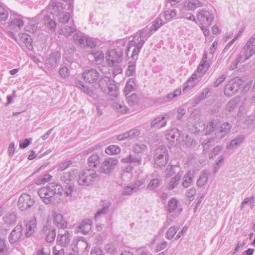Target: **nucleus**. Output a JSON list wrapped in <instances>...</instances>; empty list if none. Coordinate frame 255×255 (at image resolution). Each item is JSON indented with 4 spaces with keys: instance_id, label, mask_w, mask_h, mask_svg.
<instances>
[{
    "instance_id": "20e7f679",
    "label": "nucleus",
    "mask_w": 255,
    "mask_h": 255,
    "mask_svg": "<svg viewBox=\"0 0 255 255\" xmlns=\"http://www.w3.org/2000/svg\"><path fill=\"white\" fill-rule=\"evenodd\" d=\"M99 178V175L96 171L88 169L83 170L79 175L78 183L81 186H90L93 185Z\"/></svg>"
},
{
    "instance_id": "f03ea898",
    "label": "nucleus",
    "mask_w": 255,
    "mask_h": 255,
    "mask_svg": "<svg viewBox=\"0 0 255 255\" xmlns=\"http://www.w3.org/2000/svg\"><path fill=\"white\" fill-rule=\"evenodd\" d=\"M149 33V32L147 30V27H145L135 33L134 34L133 39L128 43L126 51L129 50L131 47H134L132 53L133 58L135 56L138 55L144 43L150 37Z\"/></svg>"
},
{
    "instance_id": "774afa93",
    "label": "nucleus",
    "mask_w": 255,
    "mask_h": 255,
    "mask_svg": "<svg viewBox=\"0 0 255 255\" xmlns=\"http://www.w3.org/2000/svg\"><path fill=\"white\" fill-rule=\"evenodd\" d=\"M196 193L195 189L194 188H191L187 191L186 196L190 201H193Z\"/></svg>"
},
{
    "instance_id": "9d476101",
    "label": "nucleus",
    "mask_w": 255,
    "mask_h": 255,
    "mask_svg": "<svg viewBox=\"0 0 255 255\" xmlns=\"http://www.w3.org/2000/svg\"><path fill=\"white\" fill-rule=\"evenodd\" d=\"M243 81L241 79H235L229 81L224 88L225 94L229 96H232L236 93L243 85Z\"/></svg>"
},
{
    "instance_id": "c756f323",
    "label": "nucleus",
    "mask_w": 255,
    "mask_h": 255,
    "mask_svg": "<svg viewBox=\"0 0 255 255\" xmlns=\"http://www.w3.org/2000/svg\"><path fill=\"white\" fill-rule=\"evenodd\" d=\"M164 24L162 19L161 18V15L158 16L153 22L152 25L149 28L147 27V30L149 32L150 36L151 35L155 32L158 28Z\"/></svg>"
},
{
    "instance_id": "4c0bfd02",
    "label": "nucleus",
    "mask_w": 255,
    "mask_h": 255,
    "mask_svg": "<svg viewBox=\"0 0 255 255\" xmlns=\"http://www.w3.org/2000/svg\"><path fill=\"white\" fill-rule=\"evenodd\" d=\"M89 58H93L96 62L102 61L104 59V54L102 51H93L88 54Z\"/></svg>"
},
{
    "instance_id": "412c9836",
    "label": "nucleus",
    "mask_w": 255,
    "mask_h": 255,
    "mask_svg": "<svg viewBox=\"0 0 255 255\" xmlns=\"http://www.w3.org/2000/svg\"><path fill=\"white\" fill-rule=\"evenodd\" d=\"M76 173L74 170L63 173L60 178V180L63 185L74 183V180L76 177Z\"/></svg>"
},
{
    "instance_id": "0e129e2a",
    "label": "nucleus",
    "mask_w": 255,
    "mask_h": 255,
    "mask_svg": "<svg viewBox=\"0 0 255 255\" xmlns=\"http://www.w3.org/2000/svg\"><path fill=\"white\" fill-rule=\"evenodd\" d=\"M105 249L108 253L115 254L116 253V248L112 243H108L105 245Z\"/></svg>"
},
{
    "instance_id": "bf43d9fd",
    "label": "nucleus",
    "mask_w": 255,
    "mask_h": 255,
    "mask_svg": "<svg viewBox=\"0 0 255 255\" xmlns=\"http://www.w3.org/2000/svg\"><path fill=\"white\" fill-rule=\"evenodd\" d=\"M133 192H137L136 186H127L124 188L122 195L124 196L130 195Z\"/></svg>"
},
{
    "instance_id": "49530a36",
    "label": "nucleus",
    "mask_w": 255,
    "mask_h": 255,
    "mask_svg": "<svg viewBox=\"0 0 255 255\" xmlns=\"http://www.w3.org/2000/svg\"><path fill=\"white\" fill-rule=\"evenodd\" d=\"M147 149V146L142 143L134 144L132 146V150L135 153H140L145 151Z\"/></svg>"
},
{
    "instance_id": "f257e3e1",
    "label": "nucleus",
    "mask_w": 255,
    "mask_h": 255,
    "mask_svg": "<svg viewBox=\"0 0 255 255\" xmlns=\"http://www.w3.org/2000/svg\"><path fill=\"white\" fill-rule=\"evenodd\" d=\"M62 191L63 187L60 184L50 183L40 188L38 195L45 204H55L58 203Z\"/></svg>"
},
{
    "instance_id": "09e8293b",
    "label": "nucleus",
    "mask_w": 255,
    "mask_h": 255,
    "mask_svg": "<svg viewBox=\"0 0 255 255\" xmlns=\"http://www.w3.org/2000/svg\"><path fill=\"white\" fill-rule=\"evenodd\" d=\"M111 203L109 202L106 203L101 209L98 210L97 211L95 214V218L97 219L100 216L106 214L109 211V207Z\"/></svg>"
},
{
    "instance_id": "864d4df0",
    "label": "nucleus",
    "mask_w": 255,
    "mask_h": 255,
    "mask_svg": "<svg viewBox=\"0 0 255 255\" xmlns=\"http://www.w3.org/2000/svg\"><path fill=\"white\" fill-rule=\"evenodd\" d=\"M178 227H171L166 232V238L171 240L178 230Z\"/></svg>"
},
{
    "instance_id": "338daca9",
    "label": "nucleus",
    "mask_w": 255,
    "mask_h": 255,
    "mask_svg": "<svg viewBox=\"0 0 255 255\" xmlns=\"http://www.w3.org/2000/svg\"><path fill=\"white\" fill-rule=\"evenodd\" d=\"M52 176L49 174H46L41 178H39L36 182L37 184H44L51 179Z\"/></svg>"
},
{
    "instance_id": "c03bdc74",
    "label": "nucleus",
    "mask_w": 255,
    "mask_h": 255,
    "mask_svg": "<svg viewBox=\"0 0 255 255\" xmlns=\"http://www.w3.org/2000/svg\"><path fill=\"white\" fill-rule=\"evenodd\" d=\"M8 16V12L5 6L0 1V21H5Z\"/></svg>"
},
{
    "instance_id": "9b49d317",
    "label": "nucleus",
    "mask_w": 255,
    "mask_h": 255,
    "mask_svg": "<svg viewBox=\"0 0 255 255\" xmlns=\"http://www.w3.org/2000/svg\"><path fill=\"white\" fill-rule=\"evenodd\" d=\"M35 200L29 194L24 193L18 199L17 206L21 211H25L31 208L34 204Z\"/></svg>"
},
{
    "instance_id": "a18cd8bd",
    "label": "nucleus",
    "mask_w": 255,
    "mask_h": 255,
    "mask_svg": "<svg viewBox=\"0 0 255 255\" xmlns=\"http://www.w3.org/2000/svg\"><path fill=\"white\" fill-rule=\"evenodd\" d=\"M134 85L133 80L129 79L127 81L124 88V94L125 96L128 95L130 93L134 91Z\"/></svg>"
},
{
    "instance_id": "680f3d73",
    "label": "nucleus",
    "mask_w": 255,
    "mask_h": 255,
    "mask_svg": "<svg viewBox=\"0 0 255 255\" xmlns=\"http://www.w3.org/2000/svg\"><path fill=\"white\" fill-rule=\"evenodd\" d=\"M59 73L62 77L65 78L69 76L70 71L69 68L66 65L63 66L59 69Z\"/></svg>"
},
{
    "instance_id": "3c124183",
    "label": "nucleus",
    "mask_w": 255,
    "mask_h": 255,
    "mask_svg": "<svg viewBox=\"0 0 255 255\" xmlns=\"http://www.w3.org/2000/svg\"><path fill=\"white\" fill-rule=\"evenodd\" d=\"M112 107L113 109L117 112L122 113H126L128 110V108L126 106L123 105L122 104L118 102L113 103Z\"/></svg>"
},
{
    "instance_id": "052dcab7",
    "label": "nucleus",
    "mask_w": 255,
    "mask_h": 255,
    "mask_svg": "<svg viewBox=\"0 0 255 255\" xmlns=\"http://www.w3.org/2000/svg\"><path fill=\"white\" fill-rule=\"evenodd\" d=\"M214 138H210L208 139L205 140L202 143V146L203 147V151H208L211 145L213 144V141H214Z\"/></svg>"
},
{
    "instance_id": "393cba45",
    "label": "nucleus",
    "mask_w": 255,
    "mask_h": 255,
    "mask_svg": "<svg viewBox=\"0 0 255 255\" xmlns=\"http://www.w3.org/2000/svg\"><path fill=\"white\" fill-rule=\"evenodd\" d=\"M92 221L90 219L84 220L78 227V232L84 235L88 234L92 228Z\"/></svg>"
},
{
    "instance_id": "79ce46f5",
    "label": "nucleus",
    "mask_w": 255,
    "mask_h": 255,
    "mask_svg": "<svg viewBox=\"0 0 255 255\" xmlns=\"http://www.w3.org/2000/svg\"><path fill=\"white\" fill-rule=\"evenodd\" d=\"M76 30V27L73 24L70 26H64L61 28V34L65 36L66 37H68L70 36L72 33L75 32Z\"/></svg>"
},
{
    "instance_id": "c9c22d12",
    "label": "nucleus",
    "mask_w": 255,
    "mask_h": 255,
    "mask_svg": "<svg viewBox=\"0 0 255 255\" xmlns=\"http://www.w3.org/2000/svg\"><path fill=\"white\" fill-rule=\"evenodd\" d=\"M36 227V223L35 220H31L26 224V232L25 236L26 237H30L34 232L35 228Z\"/></svg>"
},
{
    "instance_id": "58836bf2",
    "label": "nucleus",
    "mask_w": 255,
    "mask_h": 255,
    "mask_svg": "<svg viewBox=\"0 0 255 255\" xmlns=\"http://www.w3.org/2000/svg\"><path fill=\"white\" fill-rule=\"evenodd\" d=\"M61 56L58 52H52L47 59L45 64H57L60 61Z\"/></svg>"
},
{
    "instance_id": "423d86ee",
    "label": "nucleus",
    "mask_w": 255,
    "mask_h": 255,
    "mask_svg": "<svg viewBox=\"0 0 255 255\" xmlns=\"http://www.w3.org/2000/svg\"><path fill=\"white\" fill-rule=\"evenodd\" d=\"M153 158L155 166L159 167L165 166L168 160V153L166 147L164 145L156 147L154 150Z\"/></svg>"
},
{
    "instance_id": "aec40b11",
    "label": "nucleus",
    "mask_w": 255,
    "mask_h": 255,
    "mask_svg": "<svg viewBox=\"0 0 255 255\" xmlns=\"http://www.w3.org/2000/svg\"><path fill=\"white\" fill-rule=\"evenodd\" d=\"M57 242L62 247H66L70 242V237L69 233L65 231L63 233H60L58 235Z\"/></svg>"
},
{
    "instance_id": "39448f33",
    "label": "nucleus",
    "mask_w": 255,
    "mask_h": 255,
    "mask_svg": "<svg viewBox=\"0 0 255 255\" xmlns=\"http://www.w3.org/2000/svg\"><path fill=\"white\" fill-rule=\"evenodd\" d=\"M255 53V38L251 37L244 47L241 53L236 58V64L244 62Z\"/></svg>"
},
{
    "instance_id": "5701e85b",
    "label": "nucleus",
    "mask_w": 255,
    "mask_h": 255,
    "mask_svg": "<svg viewBox=\"0 0 255 255\" xmlns=\"http://www.w3.org/2000/svg\"><path fill=\"white\" fill-rule=\"evenodd\" d=\"M48 9L49 11H47V13L58 15L62 10V4L57 1H51L48 6Z\"/></svg>"
},
{
    "instance_id": "8fccbe9b",
    "label": "nucleus",
    "mask_w": 255,
    "mask_h": 255,
    "mask_svg": "<svg viewBox=\"0 0 255 255\" xmlns=\"http://www.w3.org/2000/svg\"><path fill=\"white\" fill-rule=\"evenodd\" d=\"M120 151V148L115 145H111L105 149V152L109 155L118 154Z\"/></svg>"
},
{
    "instance_id": "69168bd1",
    "label": "nucleus",
    "mask_w": 255,
    "mask_h": 255,
    "mask_svg": "<svg viewBox=\"0 0 255 255\" xmlns=\"http://www.w3.org/2000/svg\"><path fill=\"white\" fill-rule=\"evenodd\" d=\"M72 164V161L71 160L66 161L65 162H62L59 164L58 166V171H63L64 170L67 169L71 164Z\"/></svg>"
},
{
    "instance_id": "473e14b6",
    "label": "nucleus",
    "mask_w": 255,
    "mask_h": 255,
    "mask_svg": "<svg viewBox=\"0 0 255 255\" xmlns=\"http://www.w3.org/2000/svg\"><path fill=\"white\" fill-rule=\"evenodd\" d=\"M101 160L99 154L95 153L91 155L88 159V163L89 166L96 168L100 164Z\"/></svg>"
},
{
    "instance_id": "cd10ccee",
    "label": "nucleus",
    "mask_w": 255,
    "mask_h": 255,
    "mask_svg": "<svg viewBox=\"0 0 255 255\" xmlns=\"http://www.w3.org/2000/svg\"><path fill=\"white\" fill-rule=\"evenodd\" d=\"M114 82V81L112 79H110L108 76H106L100 79L99 81V85L102 91L104 93H106L107 89H108V87L112 85Z\"/></svg>"
},
{
    "instance_id": "b1692460",
    "label": "nucleus",
    "mask_w": 255,
    "mask_h": 255,
    "mask_svg": "<svg viewBox=\"0 0 255 255\" xmlns=\"http://www.w3.org/2000/svg\"><path fill=\"white\" fill-rule=\"evenodd\" d=\"M54 218V224L58 228L64 229L67 227V222L63 218V215L60 213L56 212L52 214Z\"/></svg>"
},
{
    "instance_id": "6ab92c4d",
    "label": "nucleus",
    "mask_w": 255,
    "mask_h": 255,
    "mask_svg": "<svg viewBox=\"0 0 255 255\" xmlns=\"http://www.w3.org/2000/svg\"><path fill=\"white\" fill-rule=\"evenodd\" d=\"M84 80L90 83H93L97 81L99 77L98 72L94 69L86 70L83 74Z\"/></svg>"
},
{
    "instance_id": "7c9ffc66",
    "label": "nucleus",
    "mask_w": 255,
    "mask_h": 255,
    "mask_svg": "<svg viewBox=\"0 0 255 255\" xmlns=\"http://www.w3.org/2000/svg\"><path fill=\"white\" fill-rule=\"evenodd\" d=\"M239 98L237 97L234 98L229 101L227 106V110L230 114L235 113L238 109L239 106Z\"/></svg>"
},
{
    "instance_id": "f704fd0d",
    "label": "nucleus",
    "mask_w": 255,
    "mask_h": 255,
    "mask_svg": "<svg viewBox=\"0 0 255 255\" xmlns=\"http://www.w3.org/2000/svg\"><path fill=\"white\" fill-rule=\"evenodd\" d=\"M209 173L206 170L202 171L199 178L197 180V185L201 188L203 187L208 182Z\"/></svg>"
},
{
    "instance_id": "4be33fe9",
    "label": "nucleus",
    "mask_w": 255,
    "mask_h": 255,
    "mask_svg": "<svg viewBox=\"0 0 255 255\" xmlns=\"http://www.w3.org/2000/svg\"><path fill=\"white\" fill-rule=\"evenodd\" d=\"M207 3V0H192L187 3L186 7L189 10H194L198 7L206 6Z\"/></svg>"
},
{
    "instance_id": "603ef678",
    "label": "nucleus",
    "mask_w": 255,
    "mask_h": 255,
    "mask_svg": "<svg viewBox=\"0 0 255 255\" xmlns=\"http://www.w3.org/2000/svg\"><path fill=\"white\" fill-rule=\"evenodd\" d=\"M244 138L242 136L236 138L232 140L230 144L227 145L228 149H232L235 146H237L241 143L243 141Z\"/></svg>"
},
{
    "instance_id": "dca6fc26",
    "label": "nucleus",
    "mask_w": 255,
    "mask_h": 255,
    "mask_svg": "<svg viewBox=\"0 0 255 255\" xmlns=\"http://www.w3.org/2000/svg\"><path fill=\"white\" fill-rule=\"evenodd\" d=\"M43 13V14L40 20H42L47 28L51 31H55L56 28V23L55 21L51 18L50 14L47 13V11L42 10L41 13Z\"/></svg>"
},
{
    "instance_id": "13d9d810",
    "label": "nucleus",
    "mask_w": 255,
    "mask_h": 255,
    "mask_svg": "<svg viewBox=\"0 0 255 255\" xmlns=\"http://www.w3.org/2000/svg\"><path fill=\"white\" fill-rule=\"evenodd\" d=\"M127 133L128 139H132L139 136L140 132L138 129L134 128L127 131Z\"/></svg>"
},
{
    "instance_id": "bb28decb",
    "label": "nucleus",
    "mask_w": 255,
    "mask_h": 255,
    "mask_svg": "<svg viewBox=\"0 0 255 255\" xmlns=\"http://www.w3.org/2000/svg\"><path fill=\"white\" fill-rule=\"evenodd\" d=\"M17 220V215L14 212H8L3 217L4 223L7 225H14L16 223Z\"/></svg>"
},
{
    "instance_id": "a19ab883",
    "label": "nucleus",
    "mask_w": 255,
    "mask_h": 255,
    "mask_svg": "<svg viewBox=\"0 0 255 255\" xmlns=\"http://www.w3.org/2000/svg\"><path fill=\"white\" fill-rule=\"evenodd\" d=\"M161 184V180L159 178H153L150 180L146 189L149 191H154Z\"/></svg>"
},
{
    "instance_id": "5fc2aeb1",
    "label": "nucleus",
    "mask_w": 255,
    "mask_h": 255,
    "mask_svg": "<svg viewBox=\"0 0 255 255\" xmlns=\"http://www.w3.org/2000/svg\"><path fill=\"white\" fill-rule=\"evenodd\" d=\"M127 98V102L129 106H133L137 102V96L136 94L133 93L130 96H125Z\"/></svg>"
},
{
    "instance_id": "6e6552de",
    "label": "nucleus",
    "mask_w": 255,
    "mask_h": 255,
    "mask_svg": "<svg viewBox=\"0 0 255 255\" xmlns=\"http://www.w3.org/2000/svg\"><path fill=\"white\" fill-rule=\"evenodd\" d=\"M197 17L200 24L208 25L210 26L214 19V14L212 10L204 9L199 11Z\"/></svg>"
},
{
    "instance_id": "4468645a",
    "label": "nucleus",
    "mask_w": 255,
    "mask_h": 255,
    "mask_svg": "<svg viewBox=\"0 0 255 255\" xmlns=\"http://www.w3.org/2000/svg\"><path fill=\"white\" fill-rule=\"evenodd\" d=\"M23 230L22 224H19L11 231L8 237V241L11 244H14L19 240L22 237Z\"/></svg>"
},
{
    "instance_id": "37998d69",
    "label": "nucleus",
    "mask_w": 255,
    "mask_h": 255,
    "mask_svg": "<svg viewBox=\"0 0 255 255\" xmlns=\"http://www.w3.org/2000/svg\"><path fill=\"white\" fill-rule=\"evenodd\" d=\"M179 201L175 198H172L169 202L167 207V211L169 213H173L178 206Z\"/></svg>"
},
{
    "instance_id": "1a4fd4ad",
    "label": "nucleus",
    "mask_w": 255,
    "mask_h": 255,
    "mask_svg": "<svg viewBox=\"0 0 255 255\" xmlns=\"http://www.w3.org/2000/svg\"><path fill=\"white\" fill-rule=\"evenodd\" d=\"M26 18L21 15L16 14L11 16L8 23V27L15 31H18L23 26L25 23V19Z\"/></svg>"
},
{
    "instance_id": "a211bd4d",
    "label": "nucleus",
    "mask_w": 255,
    "mask_h": 255,
    "mask_svg": "<svg viewBox=\"0 0 255 255\" xmlns=\"http://www.w3.org/2000/svg\"><path fill=\"white\" fill-rule=\"evenodd\" d=\"M180 131L176 128H174L171 130H167L165 138L170 142H174L175 141L178 143L181 142Z\"/></svg>"
},
{
    "instance_id": "6e6d98bb",
    "label": "nucleus",
    "mask_w": 255,
    "mask_h": 255,
    "mask_svg": "<svg viewBox=\"0 0 255 255\" xmlns=\"http://www.w3.org/2000/svg\"><path fill=\"white\" fill-rule=\"evenodd\" d=\"M70 17L69 12H64L60 15L58 20L60 23H66L70 20Z\"/></svg>"
},
{
    "instance_id": "0eeeda50",
    "label": "nucleus",
    "mask_w": 255,
    "mask_h": 255,
    "mask_svg": "<svg viewBox=\"0 0 255 255\" xmlns=\"http://www.w3.org/2000/svg\"><path fill=\"white\" fill-rule=\"evenodd\" d=\"M75 43L83 48H94L97 45V40L89 37L82 32H76L73 36Z\"/></svg>"
},
{
    "instance_id": "f3484780",
    "label": "nucleus",
    "mask_w": 255,
    "mask_h": 255,
    "mask_svg": "<svg viewBox=\"0 0 255 255\" xmlns=\"http://www.w3.org/2000/svg\"><path fill=\"white\" fill-rule=\"evenodd\" d=\"M43 232L46 236V241L48 243L54 242L56 235L55 228L51 225H47L43 227Z\"/></svg>"
},
{
    "instance_id": "2f4dec72",
    "label": "nucleus",
    "mask_w": 255,
    "mask_h": 255,
    "mask_svg": "<svg viewBox=\"0 0 255 255\" xmlns=\"http://www.w3.org/2000/svg\"><path fill=\"white\" fill-rule=\"evenodd\" d=\"M182 176V173H178L174 177L171 178L168 183V188L172 190L174 189L179 184Z\"/></svg>"
},
{
    "instance_id": "a878e982",
    "label": "nucleus",
    "mask_w": 255,
    "mask_h": 255,
    "mask_svg": "<svg viewBox=\"0 0 255 255\" xmlns=\"http://www.w3.org/2000/svg\"><path fill=\"white\" fill-rule=\"evenodd\" d=\"M141 158L139 156L129 154L127 157L123 158L121 162L123 163H130L135 166H139L141 164Z\"/></svg>"
},
{
    "instance_id": "de8ad7c7",
    "label": "nucleus",
    "mask_w": 255,
    "mask_h": 255,
    "mask_svg": "<svg viewBox=\"0 0 255 255\" xmlns=\"http://www.w3.org/2000/svg\"><path fill=\"white\" fill-rule=\"evenodd\" d=\"M177 15V11L175 9L165 10L162 15L167 21L172 20Z\"/></svg>"
},
{
    "instance_id": "4d7b16f0",
    "label": "nucleus",
    "mask_w": 255,
    "mask_h": 255,
    "mask_svg": "<svg viewBox=\"0 0 255 255\" xmlns=\"http://www.w3.org/2000/svg\"><path fill=\"white\" fill-rule=\"evenodd\" d=\"M223 147L221 145H217L215 146L213 148V150L209 153V158L213 159L215 156L218 155L223 149Z\"/></svg>"
},
{
    "instance_id": "c85d7f7f",
    "label": "nucleus",
    "mask_w": 255,
    "mask_h": 255,
    "mask_svg": "<svg viewBox=\"0 0 255 255\" xmlns=\"http://www.w3.org/2000/svg\"><path fill=\"white\" fill-rule=\"evenodd\" d=\"M167 122L165 120V117L163 116H158L155 118L151 123L150 127L151 128H160L166 125Z\"/></svg>"
},
{
    "instance_id": "f8f14e48",
    "label": "nucleus",
    "mask_w": 255,
    "mask_h": 255,
    "mask_svg": "<svg viewBox=\"0 0 255 255\" xmlns=\"http://www.w3.org/2000/svg\"><path fill=\"white\" fill-rule=\"evenodd\" d=\"M123 52L120 50L113 49L109 51L106 55L107 64H119L123 59Z\"/></svg>"
},
{
    "instance_id": "72a5a7b5",
    "label": "nucleus",
    "mask_w": 255,
    "mask_h": 255,
    "mask_svg": "<svg viewBox=\"0 0 255 255\" xmlns=\"http://www.w3.org/2000/svg\"><path fill=\"white\" fill-rule=\"evenodd\" d=\"M194 177V172L191 171H189L183 177L182 186L184 188L188 187L192 183Z\"/></svg>"
},
{
    "instance_id": "ea45409f",
    "label": "nucleus",
    "mask_w": 255,
    "mask_h": 255,
    "mask_svg": "<svg viewBox=\"0 0 255 255\" xmlns=\"http://www.w3.org/2000/svg\"><path fill=\"white\" fill-rule=\"evenodd\" d=\"M63 190L65 196L71 197L75 191L74 183L63 185Z\"/></svg>"
},
{
    "instance_id": "7ed1b4c3",
    "label": "nucleus",
    "mask_w": 255,
    "mask_h": 255,
    "mask_svg": "<svg viewBox=\"0 0 255 255\" xmlns=\"http://www.w3.org/2000/svg\"><path fill=\"white\" fill-rule=\"evenodd\" d=\"M231 128L232 125L229 123H225L219 126L214 121H212L207 125L205 134H212L215 138L220 139L229 133Z\"/></svg>"
},
{
    "instance_id": "e2e57ef3",
    "label": "nucleus",
    "mask_w": 255,
    "mask_h": 255,
    "mask_svg": "<svg viewBox=\"0 0 255 255\" xmlns=\"http://www.w3.org/2000/svg\"><path fill=\"white\" fill-rule=\"evenodd\" d=\"M52 255H65V250L61 246H54L52 249Z\"/></svg>"
},
{
    "instance_id": "e433bc0d",
    "label": "nucleus",
    "mask_w": 255,
    "mask_h": 255,
    "mask_svg": "<svg viewBox=\"0 0 255 255\" xmlns=\"http://www.w3.org/2000/svg\"><path fill=\"white\" fill-rule=\"evenodd\" d=\"M106 93H107L109 95V97L112 100H114L117 98L119 95V92L117 86L115 84V82L112 85L108 87V89H107Z\"/></svg>"
},
{
    "instance_id": "2eb2a0df",
    "label": "nucleus",
    "mask_w": 255,
    "mask_h": 255,
    "mask_svg": "<svg viewBox=\"0 0 255 255\" xmlns=\"http://www.w3.org/2000/svg\"><path fill=\"white\" fill-rule=\"evenodd\" d=\"M43 13H40L32 18L26 19L28 20L27 24L25 27L26 31L31 33H34L37 29L39 20L42 16Z\"/></svg>"
},
{
    "instance_id": "ddd939ff",
    "label": "nucleus",
    "mask_w": 255,
    "mask_h": 255,
    "mask_svg": "<svg viewBox=\"0 0 255 255\" xmlns=\"http://www.w3.org/2000/svg\"><path fill=\"white\" fill-rule=\"evenodd\" d=\"M118 163V161L115 158H109L105 159L101 164V172L106 174H110Z\"/></svg>"
}]
</instances>
